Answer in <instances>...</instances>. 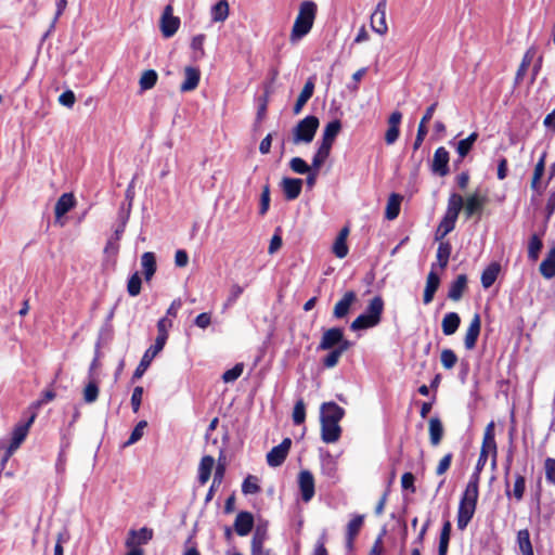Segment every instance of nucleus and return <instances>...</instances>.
Returning <instances> with one entry per match:
<instances>
[{
  "instance_id": "37",
  "label": "nucleus",
  "mask_w": 555,
  "mask_h": 555,
  "mask_svg": "<svg viewBox=\"0 0 555 555\" xmlns=\"http://www.w3.org/2000/svg\"><path fill=\"white\" fill-rule=\"evenodd\" d=\"M429 439L433 446H438L443 437V426L438 417H431L428 422Z\"/></svg>"
},
{
  "instance_id": "63",
  "label": "nucleus",
  "mask_w": 555,
  "mask_h": 555,
  "mask_svg": "<svg viewBox=\"0 0 555 555\" xmlns=\"http://www.w3.org/2000/svg\"><path fill=\"white\" fill-rule=\"evenodd\" d=\"M526 487L525 478L521 475H517L514 483L513 495L517 501H520L524 496Z\"/></svg>"
},
{
  "instance_id": "61",
  "label": "nucleus",
  "mask_w": 555,
  "mask_h": 555,
  "mask_svg": "<svg viewBox=\"0 0 555 555\" xmlns=\"http://www.w3.org/2000/svg\"><path fill=\"white\" fill-rule=\"evenodd\" d=\"M306 418V406L302 400H298L294 406L293 421L296 425H300Z\"/></svg>"
},
{
  "instance_id": "25",
  "label": "nucleus",
  "mask_w": 555,
  "mask_h": 555,
  "mask_svg": "<svg viewBox=\"0 0 555 555\" xmlns=\"http://www.w3.org/2000/svg\"><path fill=\"white\" fill-rule=\"evenodd\" d=\"M356 300H357V295L354 292L349 291V292L345 293L343 298L338 302H336V305L334 307V310H333L334 317L337 319H341V318L346 317L349 312L350 307L356 302Z\"/></svg>"
},
{
  "instance_id": "19",
  "label": "nucleus",
  "mask_w": 555,
  "mask_h": 555,
  "mask_svg": "<svg viewBox=\"0 0 555 555\" xmlns=\"http://www.w3.org/2000/svg\"><path fill=\"white\" fill-rule=\"evenodd\" d=\"M481 328V320L479 314H474L469 326L466 331L465 337H464V345L465 348L468 350H472L477 343L478 336L480 334Z\"/></svg>"
},
{
  "instance_id": "54",
  "label": "nucleus",
  "mask_w": 555,
  "mask_h": 555,
  "mask_svg": "<svg viewBox=\"0 0 555 555\" xmlns=\"http://www.w3.org/2000/svg\"><path fill=\"white\" fill-rule=\"evenodd\" d=\"M147 427V422L146 421H140L137 426L134 427V429L132 430L128 441L125 443V447H129L133 443H135L137 441H139L143 434H144V429Z\"/></svg>"
},
{
  "instance_id": "3",
  "label": "nucleus",
  "mask_w": 555,
  "mask_h": 555,
  "mask_svg": "<svg viewBox=\"0 0 555 555\" xmlns=\"http://www.w3.org/2000/svg\"><path fill=\"white\" fill-rule=\"evenodd\" d=\"M477 499L478 485L475 483V481H468L461 499L457 512V528L460 530H464L473 518L476 509Z\"/></svg>"
},
{
  "instance_id": "12",
  "label": "nucleus",
  "mask_w": 555,
  "mask_h": 555,
  "mask_svg": "<svg viewBox=\"0 0 555 555\" xmlns=\"http://www.w3.org/2000/svg\"><path fill=\"white\" fill-rule=\"evenodd\" d=\"M165 346L155 343L151 346L143 354L139 365L137 366L133 378H141L143 374L146 372L153 359L163 350Z\"/></svg>"
},
{
  "instance_id": "21",
  "label": "nucleus",
  "mask_w": 555,
  "mask_h": 555,
  "mask_svg": "<svg viewBox=\"0 0 555 555\" xmlns=\"http://www.w3.org/2000/svg\"><path fill=\"white\" fill-rule=\"evenodd\" d=\"M153 538V531L149 528H141L139 530H131L126 540L127 547H139L141 544H146Z\"/></svg>"
},
{
  "instance_id": "29",
  "label": "nucleus",
  "mask_w": 555,
  "mask_h": 555,
  "mask_svg": "<svg viewBox=\"0 0 555 555\" xmlns=\"http://www.w3.org/2000/svg\"><path fill=\"white\" fill-rule=\"evenodd\" d=\"M349 235V229L343 228L338 233L334 244H333V253L338 258H345L348 255V245L347 237Z\"/></svg>"
},
{
  "instance_id": "64",
  "label": "nucleus",
  "mask_w": 555,
  "mask_h": 555,
  "mask_svg": "<svg viewBox=\"0 0 555 555\" xmlns=\"http://www.w3.org/2000/svg\"><path fill=\"white\" fill-rule=\"evenodd\" d=\"M545 477L548 482L555 483V459H546L544 462Z\"/></svg>"
},
{
  "instance_id": "59",
  "label": "nucleus",
  "mask_w": 555,
  "mask_h": 555,
  "mask_svg": "<svg viewBox=\"0 0 555 555\" xmlns=\"http://www.w3.org/2000/svg\"><path fill=\"white\" fill-rule=\"evenodd\" d=\"M544 167H545V154H543L540 157L539 162L535 165L533 177H532V181H531L532 189H537L538 188L540 179L542 178V176L544 173Z\"/></svg>"
},
{
  "instance_id": "8",
  "label": "nucleus",
  "mask_w": 555,
  "mask_h": 555,
  "mask_svg": "<svg viewBox=\"0 0 555 555\" xmlns=\"http://www.w3.org/2000/svg\"><path fill=\"white\" fill-rule=\"evenodd\" d=\"M488 203V197L486 194H481L480 192H474L463 198V207L464 214L466 218H470L475 215H481L486 204Z\"/></svg>"
},
{
  "instance_id": "4",
  "label": "nucleus",
  "mask_w": 555,
  "mask_h": 555,
  "mask_svg": "<svg viewBox=\"0 0 555 555\" xmlns=\"http://www.w3.org/2000/svg\"><path fill=\"white\" fill-rule=\"evenodd\" d=\"M463 207V197L460 194L453 193L449 196L448 206L444 217L440 221L436 231V240L441 241L447 236L455 227L459 214Z\"/></svg>"
},
{
  "instance_id": "32",
  "label": "nucleus",
  "mask_w": 555,
  "mask_h": 555,
  "mask_svg": "<svg viewBox=\"0 0 555 555\" xmlns=\"http://www.w3.org/2000/svg\"><path fill=\"white\" fill-rule=\"evenodd\" d=\"M229 13V2L227 0H220L210 10L211 21L215 23H222L228 18Z\"/></svg>"
},
{
  "instance_id": "10",
  "label": "nucleus",
  "mask_w": 555,
  "mask_h": 555,
  "mask_svg": "<svg viewBox=\"0 0 555 555\" xmlns=\"http://www.w3.org/2000/svg\"><path fill=\"white\" fill-rule=\"evenodd\" d=\"M292 440L285 438L279 446L272 448L267 454V463L271 467H278L285 461L291 449Z\"/></svg>"
},
{
  "instance_id": "27",
  "label": "nucleus",
  "mask_w": 555,
  "mask_h": 555,
  "mask_svg": "<svg viewBox=\"0 0 555 555\" xmlns=\"http://www.w3.org/2000/svg\"><path fill=\"white\" fill-rule=\"evenodd\" d=\"M254 525V518L250 513L241 512L235 518L234 529L241 537L247 535Z\"/></svg>"
},
{
  "instance_id": "24",
  "label": "nucleus",
  "mask_w": 555,
  "mask_h": 555,
  "mask_svg": "<svg viewBox=\"0 0 555 555\" xmlns=\"http://www.w3.org/2000/svg\"><path fill=\"white\" fill-rule=\"evenodd\" d=\"M281 188L286 199L293 201L300 195L302 180L297 178H283L281 181Z\"/></svg>"
},
{
  "instance_id": "40",
  "label": "nucleus",
  "mask_w": 555,
  "mask_h": 555,
  "mask_svg": "<svg viewBox=\"0 0 555 555\" xmlns=\"http://www.w3.org/2000/svg\"><path fill=\"white\" fill-rule=\"evenodd\" d=\"M466 276L464 274L459 275L456 280L451 284L448 297L454 301H457L462 297L466 288Z\"/></svg>"
},
{
  "instance_id": "39",
  "label": "nucleus",
  "mask_w": 555,
  "mask_h": 555,
  "mask_svg": "<svg viewBox=\"0 0 555 555\" xmlns=\"http://www.w3.org/2000/svg\"><path fill=\"white\" fill-rule=\"evenodd\" d=\"M540 272L545 279L555 276V248H552L540 264Z\"/></svg>"
},
{
  "instance_id": "50",
  "label": "nucleus",
  "mask_w": 555,
  "mask_h": 555,
  "mask_svg": "<svg viewBox=\"0 0 555 555\" xmlns=\"http://www.w3.org/2000/svg\"><path fill=\"white\" fill-rule=\"evenodd\" d=\"M99 386L95 380H90L83 389V400L86 403H93L99 397Z\"/></svg>"
},
{
  "instance_id": "22",
  "label": "nucleus",
  "mask_w": 555,
  "mask_h": 555,
  "mask_svg": "<svg viewBox=\"0 0 555 555\" xmlns=\"http://www.w3.org/2000/svg\"><path fill=\"white\" fill-rule=\"evenodd\" d=\"M321 422V438L325 443H335L341 436V427L337 423Z\"/></svg>"
},
{
  "instance_id": "57",
  "label": "nucleus",
  "mask_w": 555,
  "mask_h": 555,
  "mask_svg": "<svg viewBox=\"0 0 555 555\" xmlns=\"http://www.w3.org/2000/svg\"><path fill=\"white\" fill-rule=\"evenodd\" d=\"M242 491L245 494H255L260 491L258 479L255 476H248L245 478L242 485Z\"/></svg>"
},
{
  "instance_id": "20",
  "label": "nucleus",
  "mask_w": 555,
  "mask_h": 555,
  "mask_svg": "<svg viewBox=\"0 0 555 555\" xmlns=\"http://www.w3.org/2000/svg\"><path fill=\"white\" fill-rule=\"evenodd\" d=\"M364 522V516L363 515H353L350 521L347 525L346 530V547L348 551H352L353 548V541L358 533L360 532L362 526Z\"/></svg>"
},
{
  "instance_id": "45",
  "label": "nucleus",
  "mask_w": 555,
  "mask_h": 555,
  "mask_svg": "<svg viewBox=\"0 0 555 555\" xmlns=\"http://www.w3.org/2000/svg\"><path fill=\"white\" fill-rule=\"evenodd\" d=\"M517 544L522 555H534L530 534L527 529L519 530L517 533Z\"/></svg>"
},
{
  "instance_id": "23",
  "label": "nucleus",
  "mask_w": 555,
  "mask_h": 555,
  "mask_svg": "<svg viewBox=\"0 0 555 555\" xmlns=\"http://www.w3.org/2000/svg\"><path fill=\"white\" fill-rule=\"evenodd\" d=\"M436 107H437V103L431 104L429 107H427L424 116L422 117L418 128H417V134H416L415 141H414V144H413L414 150H417L422 145V143L427 134V126L426 125L433 118Z\"/></svg>"
},
{
  "instance_id": "62",
  "label": "nucleus",
  "mask_w": 555,
  "mask_h": 555,
  "mask_svg": "<svg viewBox=\"0 0 555 555\" xmlns=\"http://www.w3.org/2000/svg\"><path fill=\"white\" fill-rule=\"evenodd\" d=\"M244 365L242 363H237L234 367L225 371L222 375V379L224 383H231L236 380L243 373Z\"/></svg>"
},
{
  "instance_id": "44",
  "label": "nucleus",
  "mask_w": 555,
  "mask_h": 555,
  "mask_svg": "<svg viewBox=\"0 0 555 555\" xmlns=\"http://www.w3.org/2000/svg\"><path fill=\"white\" fill-rule=\"evenodd\" d=\"M172 327V320L164 317L157 322V337L155 339V343H158L163 346L166 345V341L168 339V332Z\"/></svg>"
},
{
  "instance_id": "26",
  "label": "nucleus",
  "mask_w": 555,
  "mask_h": 555,
  "mask_svg": "<svg viewBox=\"0 0 555 555\" xmlns=\"http://www.w3.org/2000/svg\"><path fill=\"white\" fill-rule=\"evenodd\" d=\"M449 152L444 147H438L434 154L433 170L444 176L448 172Z\"/></svg>"
},
{
  "instance_id": "53",
  "label": "nucleus",
  "mask_w": 555,
  "mask_h": 555,
  "mask_svg": "<svg viewBox=\"0 0 555 555\" xmlns=\"http://www.w3.org/2000/svg\"><path fill=\"white\" fill-rule=\"evenodd\" d=\"M141 284H142V282H141V278H140L139 273L134 272L128 280V284H127L128 294L132 297L138 296L141 292Z\"/></svg>"
},
{
  "instance_id": "17",
  "label": "nucleus",
  "mask_w": 555,
  "mask_h": 555,
  "mask_svg": "<svg viewBox=\"0 0 555 555\" xmlns=\"http://www.w3.org/2000/svg\"><path fill=\"white\" fill-rule=\"evenodd\" d=\"M401 119H402V114L399 111H395L390 114V116L388 118V129L385 133V142L388 145L393 144L398 140L399 134H400L399 126H400Z\"/></svg>"
},
{
  "instance_id": "7",
  "label": "nucleus",
  "mask_w": 555,
  "mask_h": 555,
  "mask_svg": "<svg viewBox=\"0 0 555 555\" xmlns=\"http://www.w3.org/2000/svg\"><path fill=\"white\" fill-rule=\"evenodd\" d=\"M344 343L350 341L345 339L343 330L339 327H332L323 332L318 349L331 350L340 348Z\"/></svg>"
},
{
  "instance_id": "31",
  "label": "nucleus",
  "mask_w": 555,
  "mask_h": 555,
  "mask_svg": "<svg viewBox=\"0 0 555 555\" xmlns=\"http://www.w3.org/2000/svg\"><path fill=\"white\" fill-rule=\"evenodd\" d=\"M141 267L146 281H150L156 272V258L152 251H145L141 256Z\"/></svg>"
},
{
  "instance_id": "52",
  "label": "nucleus",
  "mask_w": 555,
  "mask_h": 555,
  "mask_svg": "<svg viewBox=\"0 0 555 555\" xmlns=\"http://www.w3.org/2000/svg\"><path fill=\"white\" fill-rule=\"evenodd\" d=\"M542 246L543 244L541 238L537 234H533L530 238L528 246V257L531 260L535 261L539 258V254L542 249Z\"/></svg>"
},
{
  "instance_id": "47",
  "label": "nucleus",
  "mask_w": 555,
  "mask_h": 555,
  "mask_svg": "<svg viewBox=\"0 0 555 555\" xmlns=\"http://www.w3.org/2000/svg\"><path fill=\"white\" fill-rule=\"evenodd\" d=\"M157 73L153 69H147L142 73L139 85L142 91L152 89L157 82Z\"/></svg>"
},
{
  "instance_id": "58",
  "label": "nucleus",
  "mask_w": 555,
  "mask_h": 555,
  "mask_svg": "<svg viewBox=\"0 0 555 555\" xmlns=\"http://www.w3.org/2000/svg\"><path fill=\"white\" fill-rule=\"evenodd\" d=\"M243 292H244L243 286H241L238 284H232L229 289V295L227 297V300H225L223 307L225 309L231 307L238 299V297L243 294Z\"/></svg>"
},
{
  "instance_id": "48",
  "label": "nucleus",
  "mask_w": 555,
  "mask_h": 555,
  "mask_svg": "<svg viewBox=\"0 0 555 555\" xmlns=\"http://www.w3.org/2000/svg\"><path fill=\"white\" fill-rule=\"evenodd\" d=\"M450 534H451V524H450V521H446L442 526L441 533H440L439 547H438L439 555H447L449 541H450Z\"/></svg>"
},
{
  "instance_id": "30",
  "label": "nucleus",
  "mask_w": 555,
  "mask_h": 555,
  "mask_svg": "<svg viewBox=\"0 0 555 555\" xmlns=\"http://www.w3.org/2000/svg\"><path fill=\"white\" fill-rule=\"evenodd\" d=\"M313 91H314V82H313L312 78H309L307 80V82L305 83V86L295 103L294 113L296 115L301 112L302 107L306 105V103L312 96Z\"/></svg>"
},
{
  "instance_id": "36",
  "label": "nucleus",
  "mask_w": 555,
  "mask_h": 555,
  "mask_svg": "<svg viewBox=\"0 0 555 555\" xmlns=\"http://www.w3.org/2000/svg\"><path fill=\"white\" fill-rule=\"evenodd\" d=\"M439 276L435 272L430 271L426 280V287L424 291L423 298L424 304L428 305L429 302H431L434 295L439 286Z\"/></svg>"
},
{
  "instance_id": "15",
  "label": "nucleus",
  "mask_w": 555,
  "mask_h": 555,
  "mask_svg": "<svg viewBox=\"0 0 555 555\" xmlns=\"http://www.w3.org/2000/svg\"><path fill=\"white\" fill-rule=\"evenodd\" d=\"M371 26H372V29L379 35H385L387 33L388 26L386 23V4H385V2H379L376 5V9L371 16Z\"/></svg>"
},
{
  "instance_id": "46",
  "label": "nucleus",
  "mask_w": 555,
  "mask_h": 555,
  "mask_svg": "<svg viewBox=\"0 0 555 555\" xmlns=\"http://www.w3.org/2000/svg\"><path fill=\"white\" fill-rule=\"evenodd\" d=\"M332 146L321 142L312 159V169L319 170L330 156Z\"/></svg>"
},
{
  "instance_id": "33",
  "label": "nucleus",
  "mask_w": 555,
  "mask_h": 555,
  "mask_svg": "<svg viewBox=\"0 0 555 555\" xmlns=\"http://www.w3.org/2000/svg\"><path fill=\"white\" fill-rule=\"evenodd\" d=\"M215 465V459L210 455L202 457L198 466V480L202 485H205L211 475V470Z\"/></svg>"
},
{
  "instance_id": "49",
  "label": "nucleus",
  "mask_w": 555,
  "mask_h": 555,
  "mask_svg": "<svg viewBox=\"0 0 555 555\" xmlns=\"http://www.w3.org/2000/svg\"><path fill=\"white\" fill-rule=\"evenodd\" d=\"M535 55V50L533 48H530L529 50H527V52L525 53L524 57H522V61L519 65V68L517 70V74H516V80H520L524 78L528 67L530 66L533 57Z\"/></svg>"
},
{
  "instance_id": "14",
  "label": "nucleus",
  "mask_w": 555,
  "mask_h": 555,
  "mask_svg": "<svg viewBox=\"0 0 555 555\" xmlns=\"http://www.w3.org/2000/svg\"><path fill=\"white\" fill-rule=\"evenodd\" d=\"M345 411L335 402H325L320 409V421L337 423L344 417Z\"/></svg>"
},
{
  "instance_id": "34",
  "label": "nucleus",
  "mask_w": 555,
  "mask_h": 555,
  "mask_svg": "<svg viewBox=\"0 0 555 555\" xmlns=\"http://www.w3.org/2000/svg\"><path fill=\"white\" fill-rule=\"evenodd\" d=\"M461 323V319L457 313L455 312H449L447 313L442 319V332L444 335L450 336L453 335Z\"/></svg>"
},
{
  "instance_id": "9",
  "label": "nucleus",
  "mask_w": 555,
  "mask_h": 555,
  "mask_svg": "<svg viewBox=\"0 0 555 555\" xmlns=\"http://www.w3.org/2000/svg\"><path fill=\"white\" fill-rule=\"evenodd\" d=\"M180 26V18L173 15L170 4L166 5L160 17L159 27L165 38L172 37Z\"/></svg>"
},
{
  "instance_id": "51",
  "label": "nucleus",
  "mask_w": 555,
  "mask_h": 555,
  "mask_svg": "<svg viewBox=\"0 0 555 555\" xmlns=\"http://www.w3.org/2000/svg\"><path fill=\"white\" fill-rule=\"evenodd\" d=\"M451 254V245L448 242H440L437 249V260L441 268H446Z\"/></svg>"
},
{
  "instance_id": "1",
  "label": "nucleus",
  "mask_w": 555,
  "mask_h": 555,
  "mask_svg": "<svg viewBox=\"0 0 555 555\" xmlns=\"http://www.w3.org/2000/svg\"><path fill=\"white\" fill-rule=\"evenodd\" d=\"M317 15V4L313 1L306 0L299 5L298 14L289 34V42L298 43L307 36L313 27Z\"/></svg>"
},
{
  "instance_id": "11",
  "label": "nucleus",
  "mask_w": 555,
  "mask_h": 555,
  "mask_svg": "<svg viewBox=\"0 0 555 555\" xmlns=\"http://www.w3.org/2000/svg\"><path fill=\"white\" fill-rule=\"evenodd\" d=\"M35 420V415H33L29 421L25 424L17 425L13 433H12V439L11 443L8 447V456H11L22 444V442L25 440V438L28 435L29 427L33 424Z\"/></svg>"
},
{
  "instance_id": "28",
  "label": "nucleus",
  "mask_w": 555,
  "mask_h": 555,
  "mask_svg": "<svg viewBox=\"0 0 555 555\" xmlns=\"http://www.w3.org/2000/svg\"><path fill=\"white\" fill-rule=\"evenodd\" d=\"M75 197L72 193H64L56 202L54 212L57 220L75 206Z\"/></svg>"
},
{
  "instance_id": "55",
  "label": "nucleus",
  "mask_w": 555,
  "mask_h": 555,
  "mask_svg": "<svg viewBox=\"0 0 555 555\" xmlns=\"http://www.w3.org/2000/svg\"><path fill=\"white\" fill-rule=\"evenodd\" d=\"M440 361L444 369L451 370L457 362V357L451 349H443L440 354Z\"/></svg>"
},
{
  "instance_id": "43",
  "label": "nucleus",
  "mask_w": 555,
  "mask_h": 555,
  "mask_svg": "<svg viewBox=\"0 0 555 555\" xmlns=\"http://www.w3.org/2000/svg\"><path fill=\"white\" fill-rule=\"evenodd\" d=\"M402 197L398 194H391L386 205L385 216L388 220H393L400 212Z\"/></svg>"
},
{
  "instance_id": "2",
  "label": "nucleus",
  "mask_w": 555,
  "mask_h": 555,
  "mask_svg": "<svg viewBox=\"0 0 555 555\" xmlns=\"http://www.w3.org/2000/svg\"><path fill=\"white\" fill-rule=\"evenodd\" d=\"M489 456H492V464L495 465L496 459V443L494 440V423L490 422L483 434L482 446L480 450V454L475 467V472L473 473L469 481H475L478 485L480 473L483 469L487 460Z\"/></svg>"
},
{
  "instance_id": "41",
  "label": "nucleus",
  "mask_w": 555,
  "mask_h": 555,
  "mask_svg": "<svg viewBox=\"0 0 555 555\" xmlns=\"http://www.w3.org/2000/svg\"><path fill=\"white\" fill-rule=\"evenodd\" d=\"M340 129H341V124L339 120H333V121L328 122L325 126L324 131H323L322 143L328 144L330 146H332L335 141V138L339 133Z\"/></svg>"
},
{
  "instance_id": "5",
  "label": "nucleus",
  "mask_w": 555,
  "mask_h": 555,
  "mask_svg": "<svg viewBox=\"0 0 555 555\" xmlns=\"http://www.w3.org/2000/svg\"><path fill=\"white\" fill-rule=\"evenodd\" d=\"M384 311V300L379 296H375L369 302V306L362 314H360L350 325L352 331L366 330L376 326L380 322Z\"/></svg>"
},
{
  "instance_id": "13",
  "label": "nucleus",
  "mask_w": 555,
  "mask_h": 555,
  "mask_svg": "<svg viewBox=\"0 0 555 555\" xmlns=\"http://www.w3.org/2000/svg\"><path fill=\"white\" fill-rule=\"evenodd\" d=\"M298 487L302 500L309 502L314 495V478L309 470H301L299 473Z\"/></svg>"
},
{
  "instance_id": "60",
  "label": "nucleus",
  "mask_w": 555,
  "mask_h": 555,
  "mask_svg": "<svg viewBox=\"0 0 555 555\" xmlns=\"http://www.w3.org/2000/svg\"><path fill=\"white\" fill-rule=\"evenodd\" d=\"M206 40V36L203 34L196 35L191 40V49L196 52L197 57H203L205 55L204 51V42Z\"/></svg>"
},
{
  "instance_id": "56",
  "label": "nucleus",
  "mask_w": 555,
  "mask_h": 555,
  "mask_svg": "<svg viewBox=\"0 0 555 555\" xmlns=\"http://www.w3.org/2000/svg\"><path fill=\"white\" fill-rule=\"evenodd\" d=\"M289 167L291 169L296 172V173H299V175H306L308 172H310V169L312 168V166L310 167L302 158L300 157H294L291 159L289 162Z\"/></svg>"
},
{
  "instance_id": "16",
  "label": "nucleus",
  "mask_w": 555,
  "mask_h": 555,
  "mask_svg": "<svg viewBox=\"0 0 555 555\" xmlns=\"http://www.w3.org/2000/svg\"><path fill=\"white\" fill-rule=\"evenodd\" d=\"M266 539V531L257 528L250 542V555H276L272 550L264 546Z\"/></svg>"
},
{
  "instance_id": "6",
  "label": "nucleus",
  "mask_w": 555,
  "mask_h": 555,
  "mask_svg": "<svg viewBox=\"0 0 555 555\" xmlns=\"http://www.w3.org/2000/svg\"><path fill=\"white\" fill-rule=\"evenodd\" d=\"M320 121L315 116H307L300 120L293 130V142L310 143L319 128Z\"/></svg>"
},
{
  "instance_id": "38",
  "label": "nucleus",
  "mask_w": 555,
  "mask_h": 555,
  "mask_svg": "<svg viewBox=\"0 0 555 555\" xmlns=\"http://www.w3.org/2000/svg\"><path fill=\"white\" fill-rule=\"evenodd\" d=\"M351 346V343H344L340 348L331 349L328 354L323 359V365L327 369H332L337 365L340 357Z\"/></svg>"
},
{
  "instance_id": "42",
  "label": "nucleus",
  "mask_w": 555,
  "mask_h": 555,
  "mask_svg": "<svg viewBox=\"0 0 555 555\" xmlns=\"http://www.w3.org/2000/svg\"><path fill=\"white\" fill-rule=\"evenodd\" d=\"M500 272V264L496 262L488 266L481 274V284L485 288H489L495 282Z\"/></svg>"
},
{
  "instance_id": "35",
  "label": "nucleus",
  "mask_w": 555,
  "mask_h": 555,
  "mask_svg": "<svg viewBox=\"0 0 555 555\" xmlns=\"http://www.w3.org/2000/svg\"><path fill=\"white\" fill-rule=\"evenodd\" d=\"M338 464L336 457L331 453H325L321 459V472L330 478H334L337 474Z\"/></svg>"
},
{
  "instance_id": "18",
  "label": "nucleus",
  "mask_w": 555,
  "mask_h": 555,
  "mask_svg": "<svg viewBox=\"0 0 555 555\" xmlns=\"http://www.w3.org/2000/svg\"><path fill=\"white\" fill-rule=\"evenodd\" d=\"M184 79L180 86L181 92L193 91L197 88L201 79V72L193 66H186L183 70Z\"/></svg>"
}]
</instances>
